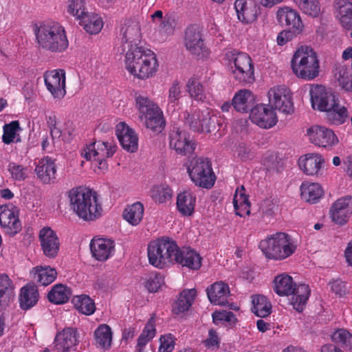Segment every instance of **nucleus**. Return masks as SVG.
I'll return each mask as SVG.
<instances>
[{
	"mask_svg": "<svg viewBox=\"0 0 352 352\" xmlns=\"http://www.w3.org/2000/svg\"><path fill=\"white\" fill-rule=\"evenodd\" d=\"M69 206L72 211L85 221H93L102 213L96 192L82 187L74 188L68 192Z\"/></svg>",
	"mask_w": 352,
	"mask_h": 352,
	"instance_id": "obj_1",
	"label": "nucleus"
},
{
	"mask_svg": "<svg viewBox=\"0 0 352 352\" xmlns=\"http://www.w3.org/2000/svg\"><path fill=\"white\" fill-rule=\"evenodd\" d=\"M298 247L297 241L285 232H276L262 240L259 248L267 258L283 261L291 256Z\"/></svg>",
	"mask_w": 352,
	"mask_h": 352,
	"instance_id": "obj_2",
	"label": "nucleus"
},
{
	"mask_svg": "<svg viewBox=\"0 0 352 352\" xmlns=\"http://www.w3.org/2000/svg\"><path fill=\"white\" fill-rule=\"evenodd\" d=\"M34 32L37 43L43 49L52 52H61L69 45L65 29L57 22L43 23Z\"/></svg>",
	"mask_w": 352,
	"mask_h": 352,
	"instance_id": "obj_3",
	"label": "nucleus"
},
{
	"mask_svg": "<svg viewBox=\"0 0 352 352\" xmlns=\"http://www.w3.org/2000/svg\"><path fill=\"white\" fill-rule=\"evenodd\" d=\"M274 292L280 296L292 295L290 303L298 311H302L305 305L311 290L305 284L296 286L293 278L285 274L276 276L274 280Z\"/></svg>",
	"mask_w": 352,
	"mask_h": 352,
	"instance_id": "obj_4",
	"label": "nucleus"
},
{
	"mask_svg": "<svg viewBox=\"0 0 352 352\" xmlns=\"http://www.w3.org/2000/svg\"><path fill=\"white\" fill-rule=\"evenodd\" d=\"M291 67L297 77L306 80L316 78L320 72L317 54L308 46H301L296 50L291 60Z\"/></svg>",
	"mask_w": 352,
	"mask_h": 352,
	"instance_id": "obj_5",
	"label": "nucleus"
},
{
	"mask_svg": "<svg viewBox=\"0 0 352 352\" xmlns=\"http://www.w3.org/2000/svg\"><path fill=\"white\" fill-rule=\"evenodd\" d=\"M177 245L168 237H162L151 241L148 245L149 263L159 269L170 266L175 262Z\"/></svg>",
	"mask_w": 352,
	"mask_h": 352,
	"instance_id": "obj_6",
	"label": "nucleus"
},
{
	"mask_svg": "<svg viewBox=\"0 0 352 352\" xmlns=\"http://www.w3.org/2000/svg\"><path fill=\"white\" fill-rule=\"evenodd\" d=\"M135 106L138 118L143 126L155 132L163 130L165 124L163 112L154 101L140 95L135 98Z\"/></svg>",
	"mask_w": 352,
	"mask_h": 352,
	"instance_id": "obj_7",
	"label": "nucleus"
},
{
	"mask_svg": "<svg viewBox=\"0 0 352 352\" xmlns=\"http://www.w3.org/2000/svg\"><path fill=\"white\" fill-rule=\"evenodd\" d=\"M226 57L235 80L244 83H252L254 81V65L247 54L230 51L226 53Z\"/></svg>",
	"mask_w": 352,
	"mask_h": 352,
	"instance_id": "obj_8",
	"label": "nucleus"
},
{
	"mask_svg": "<svg viewBox=\"0 0 352 352\" xmlns=\"http://www.w3.org/2000/svg\"><path fill=\"white\" fill-rule=\"evenodd\" d=\"M117 146L112 142L98 141L91 143L81 151V155L92 163L100 171L108 168L107 158L111 157L116 153Z\"/></svg>",
	"mask_w": 352,
	"mask_h": 352,
	"instance_id": "obj_9",
	"label": "nucleus"
},
{
	"mask_svg": "<svg viewBox=\"0 0 352 352\" xmlns=\"http://www.w3.org/2000/svg\"><path fill=\"white\" fill-rule=\"evenodd\" d=\"M187 171L192 182L196 186L207 189L214 186L216 177L208 159L202 157L192 159L188 166Z\"/></svg>",
	"mask_w": 352,
	"mask_h": 352,
	"instance_id": "obj_10",
	"label": "nucleus"
},
{
	"mask_svg": "<svg viewBox=\"0 0 352 352\" xmlns=\"http://www.w3.org/2000/svg\"><path fill=\"white\" fill-rule=\"evenodd\" d=\"M307 135L311 143L316 146L333 149L339 142L335 132L325 126L313 125L307 129Z\"/></svg>",
	"mask_w": 352,
	"mask_h": 352,
	"instance_id": "obj_11",
	"label": "nucleus"
},
{
	"mask_svg": "<svg viewBox=\"0 0 352 352\" xmlns=\"http://www.w3.org/2000/svg\"><path fill=\"white\" fill-rule=\"evenodd\" d=\"M169 146L177 154L187 155L192 153L196 143L189 133L179 126H173L169 133Z\"/></svg>",
	"mask_w": 352,
	"mask_h": 352,
	"instance_id": "obj_12",
	"label": "nucleus"
},
{
	"mask_svg": "<svg viewBox=\"0 0 352 352\" xmlns=\"http://www.w3.org/2000/svg\"><path fill=\"white\" fill-rule=\"evenodd\" d=\"M270 106L278 111L290 114L294 111L290 90L285 86L278 85L272 87L267 94Z\"/></svg>",
	"mask_w": 352,
	"mask_h": 352,
	"instance_id": "obj_13",
	"label": "nucleus"
},
{
	"mask_svg": "<svg viewBox=\"0 0 352 352\" xmlns=\"http://www.w3.org/2000/svg\"><path fill=\"white\" fill-rule=\"evenodd\" d=\"M184 45L191 54L198 58H204L209 54V51L204 45L201 30L197 25H191L187 28L185 32Z\"/></svg>",
	"mask_w": 352,
	"mask_h": 352,
	"instance_id": "obj_14",
	"label": "nucleus"
},
{
	"mask_svg": "<svg viewBox=\"0 0 352 352\" xmlns=\"http://www.w3.org/2000/svg\"><path fill=\"white\" fill-rule=\"evenodd\" d=\"M309 94L312 107L320 111L330 109L338 100L331 89L319 85H312Z\"/></svg>",
	"mask_w": 352,
	"mask_h": 352,
	"instance_id": "obj_15",
	"label": "nucleus"
},
{
	"mask_svg": "<svg viewBox=\"0 0 352 352\" xmlns=\"http://www.w3.org/2000/svg\"><path fill=\"white\" fill-rule=\"evenodd\" d=\"M65 80L63 69H54L44 74L45 85L54 98L61 99L65 96Z\"/></svg>",
	"mask_w": 352,
	"mask_h": 352,
	"instance_id": "obj_16",
	"label": "nucleus"
},
{
	"mask_svg": "<svg viewBox=\"0 0 352 352\" xmlns=\"http://www.w3.org/2000/svg\"><path fill=\"white\" fill-rule=\"evenodd\" d=\"M352 214V197L345 196L338 199L331 206L329 217L335 223L346 224Z\"/></svg>",
	"mask_w": 352,
	"mask_h": 352,
	"instance_id": "obj_17",
	"label": "nucleus"
},
{
	"mask_svg": "<svg viewBox=\"0 0 352 352\" xmlns=\"http://www.w3.org/2000/svg\"><path fill=\"white\" fill-rule=\"evenodd\" d=\"M250 118L252 122L263 129L274 126L278 118L274 109L267 104H258L252 109Z\"/></svg>",
	"mask_w": 352,
	"mask_h": 352,
	"instance_id": "obj_18",
	"label": "nucleus"
},
{
	"mask_svg": "<svg viewBox=\"0 0 352 352\" xmlns=\"http://www.w3.org/2000/svg\"><path fill=\"white\" fill-rule=\"evenodd\" d=\"M18 209L12 204L0 206V225L10 235H14L21 230Z\"/></svg>",
	"mask_w": 352,
	"mask_h": 352,
	"instance_id": "obj_19",
	"label": "nucleus"
},
{
	"mask_svg": "<svg viewBox=\"0 0 352 352\" xmlns=\"http://www.w3.org/2000/svg\"><path fill=\"white\" fill-rule=\"evenodd\" d=\"M39 240L44 254L48 258L57 256L60 242L56 232L50 228H43L39 232Z\"/></svg>",
	"mask_w": 352,
	"mask_h": 352,
	"instance_id": "obj_20",
	"label": "nucleus"
},
{
	"mask_svg": "<svg viewBox=\"0 0 352 352\" xmlns=\"http://www.w3.org/2000/svg\"><path fill=\"white\" fill-rule=\"evenodd\" d=\"M116 135L124 150L131 153L138 150V136L135 131L124 122H120L116 125Z\"/></svg>",
	"mask_w": 352,
	"mask_h": 352,
	"instance_id": "obj_21",
	"label": "nucleus"
},
{
	"mask_svg": "<svg viewBox=\"0 0 352 352\" xmlns=\"http://www.w3.org/2000/svg\"><path fill=\"white\" fill-rule=\"evenodd\" d=\"M125 54V67L128 72L139 78V70L143 66L142 61L144 56V50L147 48L138 45H129Z\"/></svg>",
	"mask_w": 352,
	"mask_h": 352,
	"instance_id": "obj_22",
	"label": "nucleus"
},
{
	"mask_svg": "<svg viewBox=\"0 0 352 352\" xmlns=\"http://www.w3.org/2000/svg\"><path fill=\"white\" fill-rule=\"evenodd\" d=\"M35 173L43 184L53 183L56 179V167L54 160L45 157L36 162Z\"/></svg>",
	"mask_w": 352,
	"mask_h": 352,
	"instance_id": "obj_23",
	"label": "nucleus"
},
{
	"mask_svg": "<svg viewBox=\"0 0 352 352\" xmlns=\"http://www.w3.org/2000/svg\"><path fill=\"white\" fill-rule=\"evenodd\" d=\"M93 256L99 261H104L111 257L114 252V242L110 239H93L90 243Z\"/></svg>",
	"mask_w": 352,
	"mask_h": 352,
	"instance_id": "obj_24",
	"label": "nucleus"
},
{
	"mask_svg": "<svg viewBox=\"0 0 352 352\" xmlns=\"http://www.w3.org/2000/svg\"><path fill=\"white\" fill-rule=\"evenodd\" d=\"M201 257L195 250L190 248L179 249L177 247L175 262L190 270H197L201 266Z\"/></svg>",
	"mask_w": 352,
	"mask_h": 352,
	"instance_id": "obj_25",
	"label": "nucleus"
},
{
	"mask_svg": "<svg viewBox=\"0 0 352 352\" xmlns=\"http://www.w3.org/2000/svg\"><path fill=\"white\" fill-rule=\"evenodd\" d=\"M153 23L157 25V31L162 36H170L174 33L176 22L175 18L162 10H155L151 14Z\"/></svg>",
	"mask_w": 352,
	"mask_h": 352,
	"instance_id": "obj_26",
	"label": "nucleus"
},
{
	"mask_svg": "<svg viewBox=\"0 0 352 352\" xmlns=\"http://www.w3.org/2000/svg\"><path fill=\"white\" fill-rule=\"evenodd\" d=\"M324 164V159L319 153H308L300 157V168L307 175H318Z\"/></svg>",
	"mask_w": 352,
	"mask_h": 352,
	"instance_id": "obj_27",
	"label": "nucleus"
},
{
	"mask_svg": "<svg viewBox=\"0 0 352 352\" xmlns=\"http://www.w3.org/2000/svg\"><path fill=\"white\" fill-rule=\"evenodd\" d=\"M276 18L279 23H285L286 25L290 26L291 29L296 30V32H302L304 26L297 11L289 7H283L278 10Z\"/></svg>",
	"mask_w": 352,
	"mask_h": 352,
	"instance_id": "obj_28",
	"label": "nucleus"
},
{
	"mask_svg": "<svg viewBox=\"0 0 352 352\" xmlns=\"http://www.w3.org/2000/svg\"><path fill=\"white\" fill-rule=\"evenodd\" d=\"M188 123L194 131L203 133H210L214 128V118L208 109L196 112Z\"/></svg>",
	"mask_w": 352,
	"mask_h": 352,
	"instance_id": "obj_29",
	"label": "nucleus"
},
{
	"mask_svg": "<svg viewBox=\"0 0 352 352\" xmlns=\"http://www.w3.org/2000/svg\"><path fill=\"white\" fill-rule=\"evenodd\" d=\"M78 342L77 330L74 328L64 329L55 338L54 344L58 352H65L74 347Z\"/></svg>",
	"mask_w": 352,
	"mask_h": 352,
	"instance_id": "obj_30",
	"label": "nucleus"
},
{
	"mask_svg": "<svg viewBox=\"0 0 352 352\" xmlns=\"http://www.w3.org/2000/svg\"><path fill=\"white\" fill-rule=\"evenodd\" d=\"M234 8L239 21L244 23H251L257 18L258 8L255 3H248L245 0H236Z\"/></svg>",
	"mask_w": 352,
	"mask_h": 352,
	"instance_id": "obj_31",
	"label": "nucleus"
},
{
	"mask_svg": "<svg viewBox=\"0 0 352 352\" xmlns=\"http://www.w3.org/2000/svg\"><path fill=\"white\" fill-rule=\"evenodd\" d=\"M333 72L339 85L343 89L352 92V65L346 63H338Z\"/></svg>",
	"mask_w": 352,
	"mask_h": 352,
	"instance_id": "obj_32",
	"label": "nucleus"
},
{
	"mask_svg": "<svg viewBox=\"0 0 352 352\" xmlns=\"http://www.w3.org/2000/svg\"><path fill=\"white\" fill-rule=\"evenodd\" d=\"M123 50H129V45H138L141 33L138 23L135 21L128 22L124 25L121 30Z\"/></svg>",
	"mask_w": 352,
	"mask_h": 352,
	"instance_id": "obj_33",
	"label": "nucleus"
},
{
	"mask_svg": "<svg viewBox=\"0 0 352 352\" xmlns=\"http://www.w3.org/2000/svg\"><path fill=\"white\" fill-rule=\"evenodd\" d=\"M336 17L345 29H352V3L349 0H335Z\"/></svg>",
	"mask_w": 352,
	"mask_h": 352,
	"instance_id": "obj_34",
	"label": "nucleus"
},
{
	"mask_svg": "<svg viewBox=\"0 0 352 352\" xmlns=\"http://www.w3.org/2000/svg\"><path fill=\"white\" fill-rule=\"evenodd\" d=\"M206 291L208 299L214 305H225L230 294L228 285L222 281L214 283Z\"/></svg>",
	"mask_w": 352,
	"mask_h": 352,
	"instance_id": "obj_35",
	"label": "nucleus"
},
{
	"mask_svg": "<svg viewBox=\"0 0 352 352\" xmlns=\"http://www.w3.org/2000/svg\"><path fill=\"white\" fill-rule=\"evenodd\" d=\"M254 104V97L252 93L247 89L236 92L232 98L233 107L239 112L247 113L252 110Z\"/></svg>",
	"mask_w": 352,
	"mask_h": 352,
	"instance_id": "obj_36",
	"label": "nucleus"
},
{
	"mask_svg": "<svg viewBox=\"0 0 352 352\" xmlns=\"http://www.w3.org/2000/svg\"><path fill=\"white\" fill-rule=\"evenodd\" d=\"M14 288L13 281L7 274H0V308L6 307L12 301Z\"/></svg>",
	"mask_w": 352,
	"mask_h": 352,
	"instance_id": "obj_37",
	"label": "nucleus"
},
{
	"mask_svg": "<svg viewBox=\"0 0 352 352\" xmlns=\"http://www.w3.org/2000/svg\"><path fill=\"white\" fill-rule=\"evenodd\" d=\"M301 197L306 202L314 204L323 195V190L318 183L304 182L300 187Z\"/></svg>",
	"mask_w": 352,
	"mask_h": 352,
	"instance_id": "obj_38",
	"label": "nucleus"
},
{
	"mask_svg": "<svg viewBox=\"0 0 352 352\" xmlns=\"http://www.w3.org/2000/svg\"><path fill=\"white\" fill-rule=\"evenodd\" d=\"M143 64L139 70V78L144 79L151 77L157 69L158 63L155 53L151 50H144Z\"/></svg>",
	"mask_w": 352,
	"mask_h": 352,
	"instance_id": "obj_39",
	"label": "nucleus"
},
{
	"mask_svg": "<svg viewBox=\"0 0 352 352\" xmlns=\"http://www.w3.org/2000/svg\"><path fill=\"white\" fill-rule=\"evenodd\" d=\"M34 279L40 285L47 286L55 280L57 272L55 268L47 265H40L32 270Z\"/></svg>",
	"mask_w": 352,
	"mask_h": 352,
	"instance_id": "obj_40",
	"label": "nucleus"
},
{
	"mask_svg": "<svg viewBox=\"0 0 352 352\" xmlns=\"http://www.w3.org/2000/svg\"><path fill=\"white\" fill-rule=\"evenodd\" d=\"M96 345L104 351L110 349L112 343L113 333L111 327L106 324H100L94 333Z\"/></svg>",
	"mask_w": 352,
	"mask_h": 352,
	"instance_id": "obj_41",
	"label": "nucleus"
},
{
	"mask_svg": "<svg viewBox=\"0 0 352 352\" xmlns=\"http://www.w3.org/2000/svg\"><path fill=\"white\" fill-rule=\"evenodd\" d=\"M197 295L195 289L183 290L173 306V311L175 314H180L188 311L191 307Z\"/></svg>",
	"mask_w": 352,
	"mask_h": 352,
	"instance_id": "obj_42",
	"label": "nucleus"
},
{
	"mask_svg": "<svg viewBox=\"0 0 352 352\" xmlns=\"http://www.w3.org/2000/svg\"><path fill=\"white\" fill-rule=\"evenodd\" d=\"M196 197L190 191L179 193L177 197V207L181 214L191 215L195 210Z\"/></svg>",
	"mask_w": 352,
	"mask_h": 352,
	"instance_id": "obj_43",
	"label": "nucleus"
},
{
	"mask_svg": "<svg viewBox=\"0 0 352 352\" xmlns=\"http://www.w3.org/2000/svg\"><path fill=\"white\" fill-rule=\"evenodd\" d=\"M144 208L143 204L137 201L128 206L123 211V218L131 226H138L142 220Z\"/></svg>",
	"mask_w": 352,
	"mask_h": 352,
	"instance_id": "obj_44",
	"label": "nucleus"
},
{
	"mask_svg": "<svg viewBox=\"0 0 352 352\" xmlns=\"http://www.w3.org/2000/svg\"><path fill=\"white\" fill-rule=\"evenodd\" d=\"M78 20L85 30L91 34H98L103 27L102 18L96 14L87 12Z\"/></svg>",
	"mask_w": 352,
	"mask_h": 352,
	"instance_id": "obj_45",
	"label": "nucleus"
},
{
	"mask_svg": "<svg viewBox=\"0 0 352 352\" xmlns=\"http://www.w3.org/2000/svg\"><path fill=\"white\" fill-rule=\"evenodd\" d=\"M233 204L236 215L242 217L250 214V205L243 186L236 190Z\"/></svg>",
	"mask_w": 352,
	"mask_h": 352,
	"instance_id": "obj_46",
	"label": "nucleus"
},
{
	"mask_svg": "<svg viewBox=\"0 0 352 352\" xmlns=\"http://www.w3.org/2000/svg\"><path fill=\"white\" fill-rule=\"evenodd\" d=\"M38 299V293L36 288L32 286H25L21 290L19 302L21 307L27 310L34 307Z\"/></svg>",
	"mask_w": 352,
	"mask_h": 352,
	"instance_id": "obj_47",
	"label": "nucleus"
},
{
	"mask_svg": "<svg viewBox=\"0 0 352 352\" xmlns=\"http://www.w3.org/2000/svg\"><path fill=\"white\" fill-rule=\"evenodd\" d=\"M327 118L329 122L334 125H340L343 124L349 116L346 108L339 104L338 100L330 109H327Z\"/></svg>",
	"mask_w": 352,
	"mask_h": 352,
	"instance_id": "obj_48",
	"label": "nucleus"
},
{
	"mask_svg": "<svg viewBox=\"0 0 352 352\" xmlns=\"http://www.w3.org/2000/svg\"><path fill=\"white\" fill-rule=\"evenodd\" d=\"M71 295L69 287L63 284H56L48 293L47 298L51 302L58 305L67 302Z\"/></svg>",
	"mask_w": 352,
	"mask_h": 352,
	"instance_id": "obj_49",
	"label": "nucleus"
},
{
	"mask_svg": "<svg viewBox=\"0 0 352 352\" xmlns=\"http://www.w3.org/2000/svg\"><path fill=\"white\" fill-rule=\"evenodd\" d=\"M155 321L153 318H151L138 338L136 351L146 352L144 350L146 345L155 337Z\"/></svg>",
	"mask_w": 352,
	"mask_h": 352,
	"instance_id": "obj_50",
	"label": "nucleus"
},
{
	"mask_svg": "<svg viewBox=\"0 0 352 352\" xmlns=\"http://www.w3.org/2000/svg\"><path fill=\"white\" fill-rule=\"evenodd\" d=\"M186 88L191 98L197 101L205 100L206 94L202 84L197 78H190L186 82Z\"/></svg>",
	"mask_w": 352,
	"mask_h": 352,
	"instance_id": "obj_51",
	"label": "nucleus"
},
{
	"mask_svg": "<svg viewBox=\"0 0 352 352\" xmlns=\"http://www.w3.org/2000/svg\"><path fill=\"white\" fill-rule=\"evenodd\" d=\"M252 304V311L258 317H266L271 313V303L263 295L253 296Z\"/></svg>",
	"mask_w": 352,
	"mask_h": 352,
	"instance_id": "obj_52",
	"label": "nucleus"
},
{
	"mask_svg": "<svg viewBox=\"0 0 352 352\" xmlns=\"http://www.w3.org/2000/svg\"><path fill=\"white\" fill-rule=\"evenodd\" d=\"M298 8L305 14L317 17L321 12L318 0H294Z\"/></svg>",
	"mask_w": 352,
	"mask_h": 352,
	"instance_id": "obj_53",
	"label": "nucleus"
},
{
	"mask_svg": "<svg viewBox=\"0 0 352 352\" xmlns=\"http://www.w3.org/2000/svg\"><path fill=\"white\" fill-rule=\"evenodd\" d=\"M151 197L155 203L164 204L172 198L173 190L166 184L155 186L151 190Z\"/></svg>",
	"mask_w": 352,
	"mask_h": 352,
	"instance_id": "obj_54",
	"label": "nucleus"
},
{
	"mask_svg": "<svg viewBox=\"0 0 352 352\" xmlns=\"http://www.w3.org/2000/svg\"><path fill=\"white\" fill-rule=\"evenodd\" d=\"M74 305L79 312L90 316L93 314L96 310V306L94 300L88 296L82 295L78 296L74 300Z\"/></svg>",
	"mask_w": 352,
	"mask_h": 352,
	"instance_id": "obj_55",
	"label": "nucleus"
},
{
	"mask_svg": "<svg viewBox=\"0 0 352 352\" xmlns=\"http://www.w3.org/2000/svg\"><path fill=\"white\" fill-rule=\"evenodd\" d=\"M332 340L349 349H352V334L346 329H340L336 330L331 336Z\"/></svg>",
	"mask_w": 352,
	"mask_h": 352,
	"instance_id": "obj_56",
	"label": "nucleus"
},
{
	"mask_svg": "<svg viewBox=\"0 0 352 352\" xmlns=\"http://www.w3.org/2000/svg\"><path fill=\"white\" fill-rule=\"evenodd\" d=\"M8 170L12 179L16 181H23L28 175V168L15 162L8 164Z\"/></svg>",
	"mask_w": 352,
	"mask_h": 352,
	"instance_id": "obj_57",
	"label": "nucleus"
},
{
	"mask_svg": "<svg viewBox=\"0 0 352 352\" xmlns=\"http://www.w3.org/2000/svg\"><path fill=\"white\" fill-rule=\"evenodd\" d=\"M67 11L77 19H81L87 12L84 0H68Z\"/></svg>",
	"mask_w": 352,
	"mask_h": 352,
	"instance_id": "obj_58",
	"label": "nucleus"
},
{
	"mask_svg": "<svg viewBox=\"0 0 352 352\" xmlns=\"http://www.w3.org/2000/svg\"><path fill=\"white\" fill-rule=\"evenodd\" d=\"M164 285V278L160 273L150 275L145 283V287L149 292H156Z\"/></svg>",
	"mask_w": 352,
	"mask_h": 352,
	"instance_id": "obj_59",
	"label": "nucleus"
},
{
	"mask_svg": "<svg viewBox=\"0 0 352 352\" xmlns=\"http://www.w3.org/2000/svg\"><path fill=\"white\" fill-rule=\"evenodd\" d=\"M182 86L177 80H175L171 84L168 89V103L172 107L179 104V100L182 97Z\"/></svg>",
	"mask_w": 352,
	"mask_h": 352,
	"instance_id": "obj_60",
	"label": "nucleus"
},
{
	"mask_svg": "<svg viewBox=\"0 0 352 352\" xmlns=\"http://www.w3.org/2000/svg\"><path fill=\"white\" fill-rule=\"evenodd\" d=\"M19 129V124L17 121H13L3 127V142L5 144L12 142L16 138V131Z\"/></svg>",
	"mask_w": 352,
	"mask_h": 352,
	"instance_id": "obj_61",
	"label": "nucleus"
},
{
	"mask_svg": "<svg viewBox=\"0 0 352 352\" xmlns=\"http://www.w3.org/2000/svg\"><path fill=\"white\" fill-rule=\"evenodd\" d=\"M175 338L171 333L161 336L158 352H172L175 346Z\"/></svg>",
	"mask_w": 352,
	"mask_h": 352,
	"instance_id": "obj_62",
	"label": "nucleus"
},
{
	"mask_svg": "<svg viewBox=\"0 0 352 352\" xmlns=\"http://www.w3.org/2000/svg\"><path fill=\"white\" fill-rule=\"evenodd\" d=\"M204 343L205 346L210 350H213L219 347L220 338L215 330H209L208 338L204 340Z\"/></svg>",
	"mask_w": 352,
	"mask_h": 352,
	"instance_id": "obj_63",
	"label": "nucleus"
},
{
	"mask_svg": "<svg viewBox=\"0 0 352 352\" xmlns=\"http://www.w3.org/2000/svg\"><path fill=\"white\" fill-rule=\"evenodd\" d=\"M236 153L239 157L242 160H251L254 156V152L250 146L245 143L239 144Z\"/></svg>",
	"mask_w": 352,
	"mask_h": 352,
	"instance_id": "obj_64",
	"label": "nucleus"
}]
</instances>
